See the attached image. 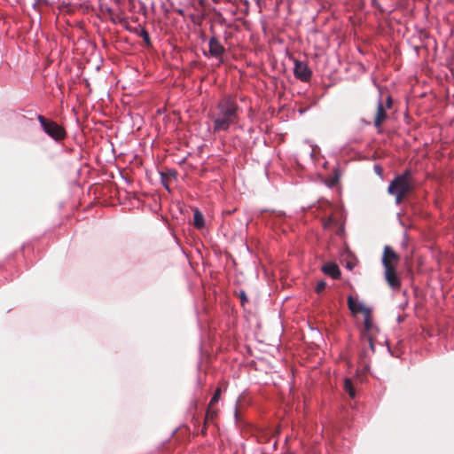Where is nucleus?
Wrapping results in <instances>:
<instances>
[{
	"label": "nucleus",
	"instance_id": "nucleus-17",
	"mask_svg": "<svg viewBox=\"0 0 454 454\" xmlns=\"http://www.w3.org/2000/svg\"><path fill=\"white\" fill-rule=\"evenodd\" d=\"M374 170L375 172L379 175V176H381V173H382V169L380 166H375L374 167Z\"/></svg>",
	"mask_w": 454,
	"mask_h": 454
},
{
	"label": "nucleus",
	"instance_id": "nucleus-16",
	"mask_svg": "<svg viewBox=\"0 0 454 454\" xmlns=\"http://www.w3.org/2000/svg\"><path fill=\"white\" fill-rule=\"evenodd\" d=\"M368 341H369V345H370L371 349L372 351H374V345H373L372 338L371 336H368Z\"/></svg>",
	"mask_w": 454,
	"mask_h": 454
},
{
	"label": "nucleus",
	"instance_id": "nucleus-15",
	"mask_svg": "<svg viewBox=\"0 0 454 454\" xmlns=\"http://www.w3.org/2000/svg\"><path fill=\"white\" fill-rule=\"evenodd\" d=\"M355 266H356V262H348L346 264V268L348 270H353Z\"/></svg>",
	"mask_w": 454,
	"mask_h": 454
},
{
	"label": "nucleus",
	"instance_id": "nucleus-8",
	"mask_svg": "<svg viewBox=\"0 0 454 454\" xmlns=\"http://www.w3.org/2000/svg\"><path fill=\"white\" fill-rule=\"evenodd\" d=\"M209 54L212 57H215L217 59H221L223 52V47L219 43L218 40H216L215 37H212L209 40Z\"/></svg>",
	"mask_w": 454,
	"mask_h": 454
},
{
	"label": "nucleus",
	"instance_id": "nucleus-1",
	"mask_svg": "<svg viewBox=\"0 0 454 454\" xmlns=\"http://www.w3.org/2000/svg\"><path fill=\"white\" fill-rule=\"evenodd\" d=\"M411 189L408 174L396 176L389 184L387 192L395 197V203L400 204L403 198Z\"/></svg>",
	"mask_w": 454,
	"mask_h": 454
},
{
	"label": "nucleus",
	"instance_id": "nucleus-21",
	"mask_svg": "<svg viewBox=\"0 0 454 454\" xmlns=\"http://www.w3.org/2000/svg\"><path fill=\"white\" fill-rule=\"evenodd\" d=\"M390 105H391V98L388 97L387 98V107H390Z\"/></svg>",
	"mask_w": 454,
	"mask_h": 454
},
{
	"label": "nucleus",
	"instance_id": "nucleus-18",
	"mask_svg": "<svg viewBox=\"0 0 454 454\" xmlns=\"http://www.w3.org/2000/svg\"><path fill=\"white\" fill-rule=\"evenodd\" d=\"M218 401H219V399H215V398L210 399L209 407H213Z\"/></svg>",
	"mask_w": 454,
	"mask_h": 454
},
{
	"label": "nucleus",
	"instance_id": "nucleus-20",
	"mask_svg": "<svg viewBox=\"0 0 454 454\" xmlns=\"http://www.w3.org/2000/svg\"><path fill=\"white\" fill-rule=\"evenodd\" d=\"M240 297H241V300H242V301H246V300H247V297H246V294H245V293H244V292H241V294H240Z\"/></svg>",
	"mask_w": 454,
	"mask_h": 454
},
{
	"label": "nucleus",
	"instance_id": "nucleus-2",
	"mask_svg": "<svg viewBox=\"0 0 454 454\" xmlns=\"http://www.w3.org/2000/svg\"><path fill=\"white\" fill-rule=\"evenodd\" d=\"M348 306L353 314L362 313L364 318V326L367 331L372 326L371 309L366 307L364 302L354 299L351 295L348 297Z\"/></svg>",
	"mask_w": 454,
	"mask_h": 454
},
{
	"label": "nucleus",
	"instance_id": "nucleus-5",
	"mask_svg": "<svg viewBox=\"0 0 454 454\" xmlns=\"http://www.w3.org/2000/svg\"><path fill=\"white\" fill-rule=\"evenodd\" d=\"M399 262L398 254L388 246L384 247L382 264L384 268H395Z\"/></svg>",
	"mask_w": 454,
	"mask_h": 454
},
{
	"label": "nucleus",
	"instance_id": "nucleus-19",
	"mask_svg": "<svg viewBox=\"0 0 454 454\" xmlns=\"http://www.w3.org/2000/svg\"><path fill=\"white\" fill-rule=\"evenodd\" d=\"M220 395H221L220 389H219V388H217V389H216V391H215V395H213V397H214V398H216V397H218Z\"/></svg>",
	"mask_w": 454,
	"mask_h": 454
},
{
	"label": "nucleus",
	"instance_id": "nucleus-13",
	"mask_svg": "<svg viewBox=\"0 0 454 454\" xmlns=\"http://www.w3.org/2000/svg\"><path fill=\"white\" fill-rule=\"evenodd\" d=\"M193 220H194V225L198 228H202L205 224L204 216L199 210H196L194 212Z\"/></svg>",
	"mask_w": 454,
	"mask_h": 454
},
{
	"label": "nucleus",
	"instance_id": "nucleus-10",
	"mask_svg": "<svg viewBox=\"0 0 454 454\" xmlns=\"http://www.w3.org/2000/svg\"><path fill=\"white\" fill-rule=\"evenodd\" d=\"M231 123L230 121H227V119L219 113L218 116L215 119L214 128L217 131L226 130L229 129Z\"/></svg>",
	"mask_w": 454,
	"mask_h": 454
},
{
	"label": "nucleus",
	"instance_id": "nucleus-3",
	"mask_svg": "<svg viewBox=\"0 0 454 454\" xmlns=\"http://www.w3.org/2000/svg\"><path fill=\"white\" fill-rule=\"evenodd\" d=\"M38 119L43 128V130L55 140L62 139L65 137L64 129L55 122H47L42 116Z\"/></svg>",
	"mask_w": 454,
	"mask_h": 454
},
{
	"label": "nucleus",
	"instance_id": "nucleus-9",
	"mask_svg": "<svg viewBox=\"0 0 454 454\" xmlns=\"http://www.w3.org/2000/svg\"><path fill=\"white\" fill-rule=\"evenodd\" d=\"M322 270L325 274L329 275L333 279H337L340 276V271L337 264L329 262L322 267Z\"/></svg>",
	"mask_w": 454,
	"mask_h": 454
},
{
	"label": "nucleus",
	"instance_id": "nucleus-4",
	"mask_svg": "<svg viewBox=\"0 0 454 454\" xmlns=\"http://www.w3.org/2000/svg\"><path fill=\"white\" fill-rule=\"evenodd\" d=\"M236 105L230 99H226L219 104V113L231 123L236 118Z\"/></svg>",
	"mask_w": 454,
	"mask_h": 454
},
{
	"label": "nucleus",
	"instance_id": "nucleus-7",
	"mask_svg": "<svg viewBox=\"0 0 454 454\" xmlns=\"http://www.w3.org/2000/svg\"><path fill=\"white\" fill-rule=\"evenodd\" d=\"M385 278L392 289H398L400 286V279L396 274L395 268H384Z\"/></svg>",
	"mask_w": 454,
	"mask_h": 454
},
{
	"label": "nucleus",
	"instance_id": "nucleus-14",
	"mask_svg": "<svg viewBox=\"0 0 454 454\" xmlns=\"http://www.w3.org/2000/svg\"><path fill=\"white\" fill-rule=\"evenodd\" d=\"M325 281H320L317 283V286H316V291L317 293H320L322 290L325 289Z\"/></svg>",
	"mask_w": 454,
	"mask_h": 454
},
{
	"label": "nucleus",
	"instance_id": "nucleus-23",
	"mask_svg": "<svg viewBox=\"0 0 454 454\" xmlns=\"http://www.w3.org/2000/svg\"><path fill=\"white\" fill-rule=\"evenodd\" d=\"M238 416V411H237V405L235 406V417Z\"/></svg>",
	"mask_w": 454,
	"mask_h": 454
},
{
	"label": "nucleus",
	"instance_id": "nucleus-11",
	"mask_svg": "<svg viewBox=\"0 0 454 454\" xmlns=\"http://www.w3.org/2000/svg\"><path fill=\"white\" fill-rule=\"evenodd\" d=\"M386 119V113L382 105V102L380 100L377 107V114L374 120V125L376 127H380L383 121Z\"/></svg>",
	"mask_w": 454,
	"mask_h": 454
},
{
	"label": "nucleus",
	"instance_id": "nucleus-22",
	"mask_svg": "<svg viewBox=\"0 0 454 454\" xmlns=\"http://www.w3.org/2000/svg\"><path fill=\"white\" fill-rule=\"evenodd\" d=\"M144 39L148 40V35H147V34L145 32Z\"/></svg>",
	"mask_w": 454,
	"mask_h": 454
},
{
	"label": "nucleus",
	"instance_id": "nucleus-6",
	"mask_svg": "<svg viewBox=\"0 0 454 454\" xmlns=\"http://www.w3.org/2000/svg\"><path fill=\"white\" fill-rule=\"evenodd\" d=\"M294 76L302 82H307L311 77V71L308 65L302 61H294Z\"/></svg>",
	"mask_w": 454,
	"mask_h": 454
},
{
	"label": "nucleus",
	"instance_id": "nucleus-12",
	"mask_svg": "<svg viewBox=\"0 0 454 454\" xmlns=\"http://www.w3.org/2000/svg\"><path fill=\"white\" fill-rule=\"evenodd\" d=\"M344 389L350 397H353L356 393L353 382L348 379H345L344 380Z\"/></svg>",
	"mask_w": 454,
	"mask_h": 454
}]
</instances>
